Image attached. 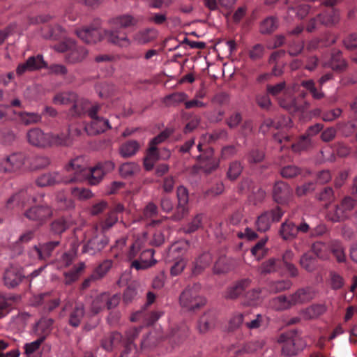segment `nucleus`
<instances>
[{
  "label": "nucleus",
  "mask_w": 357,
  "mask_h": 357,
  "mask_svg": "<svg viewBox=\"0 0 357 357\" xmlns=\"http://www.w3.org/2000/svg\"><path fill=\"white\" fill-rule=\"evenodd\" d=\"M237 266V262L234 259L221 257L215 264L213 272L215 274H225Z\"/></svg>",
  "instance_id": "nucleus-16"
},
{
  "label": "nucleus",
  "mask_w": 357,
  "mask_h": 357,
  "mask_svg": "<svg viewBox=\"0 0 357 357\" xmlns=\"http://www.w3.org/2000/svg\"><path fill=\"white\" fill-rule=\"evenodd\" d=\"M213 258L211 254L204 253L199 256L194 262L192 268V274L199 275L212 263Z\"/></svg>",
  "instance_id": "nucleus-22"
},
{
  "label": "nucleus",
  "mask_w": 357,
  "mask_h": 357,
  "mask_svg": "<svg viewBox=\"0 0 357 357\" xmlns=\"http://www.w3.org/2000/svg\"><path fill=\"white\" fill-rule=\"evenodd\" d=\"M201 163L202 167L206 173H211L213 171L215 170L219 167L220 165L219 160L213 157H208L207 160L201 161Z\"/></svg>",
  "instance_id": "nucleus-60"
},
{
  "label": "nucleus",
  "mask_w": 357,
  "mask_h": 357,
  "mask_svg": "<svg viewBox=\"0 0 357 357\" xmlns=\"http://www.w3.org/2000/svg\"><path fill=\"white\" fill-rule=\"evenodd\" d=\"M292 195V190L289 186L283 183L278 182L273 188V197L278 202H282L289 199Z\"/></svg>",
  "instance_id": "nucleus-21"
},
{
  "label": "nucleus",
  "mask_w": 357,
  "mask_h": 357,
  "mask_svg": "<svg viewBox=\"0 0 357 357\" xmlns=\"http://www.w3.org/2000/svg\"><path fill=\"white\" fill-rule=\"evenodd\" d=\"M85 268V264L80 262L73 267V268L68 272L64 273V282L66 284H70L78 280L80 274Z\"/></svg>",
  "instance_id": "nucleus-36"
},
{
  "label": "nucleus",
  "mask_w": 357,
  "mask_h": 357,
  "mask_svg": "<svg viewBox=\"0 0 357 357\" xmlns=\"http://www.w3.org/2000/svg\"><path fill=\"white\" fill-rule=\"evenodd\" d=\"M31 198L30 195L26 190H21L11 196L7 201L8 208L24 207Z\"/></svg>",
  "instance_id": "nucleus-20"
},
{
  "label": "nucleus",
  "mask_w": 357,
  "mask_h": 357,
  "mask_svg": "<svg viewBox=\"0 0 357 357\" xmlns=\"http://www.w3.org/2000/svg\"><path fill=\"white\" fill-rule=\"evenodd\" d=\"M142 328V327H133L126 332V340H123V342L125 349L121 357H126L128 351L135 348V346L132 344V341L139 336Z\"/></svg>",
  "instance_id": "nucleus-25"
},
{
  "label": "nucleus",
  "mask_w": 357,
  "mask_h": 357,
  "mask_svg": "<svg viewBox=\"0 0 357 357\" xmlns=\"http://www.w3.org/2000/svg\"><path fill=\"white\" fill-rule=\"evenodd\" d=\"M155 251L153 249H147L141 252L139 259L134 260L131 267L136 270H144L154 266L157 261L153 258Z\"/></svg>",
  "instance_id": "nucleus-11"
},
{
  "label": "nucleus",
  "mask_w": 357,
  "mask_h": 357,
  "mask_svg": "<svg viewBox=\"0 0 357 357\" xmlns=\"http://www.w3.org/2000/svg\"><path fill=\"white\" fill-rule=\"evenodd\" d=\"M21 123L28 126L37 123L42 119L41 115L36 112H20L16 114Z\"/></svg>",
  "instance_id": "nucleus-37"
},
{
  "label": "nucleus",
  "mask_w": 357,
  "mask_h": 357,
  "mask_svg": "<svg viewBox=\"0 0 357 357\" xmlns=\"http://www.w3.org/2000/svg\"><path fill=\"white\" fill-rule=\"evenodd\" d=\"M215 317L211 313L203 314L198 323V330L202 333H205L215 326Z\"/></svg>",
  "instance_id": "nucleus-32"
},
{
  "label": "nucleus",
  "mask_w": 357,
  "mask_h": 357,
  "mask_svg": "<svg viewBox=\"0 0 357 357\" xmlns=\"http://www.w3.org/2000/svg\"><path fill=\"white\" fill-rule=\"evenodd\" d=\"M328 284L333 290H338L344 285V280L339 273L331 271L329 274Z\"/></svg>",
  "instance_id": "nucleus-50"
},
{
  "label": "nucleus",
  "mask_w": 357,
  "mask_h": 357,
  "mask_svg": "<svg viewBox=\"0 0 357 357\" xmlns=\"http://www.w3.org/2000/svg\"><path fill=\"white\" fill-rule=\"evenodd\" d=\"M72 195L79 199H87L93 196L89 189L82 188H73L71 190Z\"/></svg>",
  "instance_id": "nucleus-62"
},
{
  "label": "nucleus",
  "mask_w": 357,
  "mask_h": 357,
  "mask_svg": "<svg viewBox=\"0 0 357 357\" xmlns=\"http://www.w3.org/2000/svg\"><path fill=\"white\" fill-rule=\"evenodd\" d=\"M312 251L319 258L322 260L329 259L330 245L321 241H317L312 245Z\"/></svg>",
  "instance_id": "nucleus-30"
},
{
  "label": "nucleus",
  "mask_w": 357,
  "mask_h": 357,
  "mask_svg": "<svg viewBox=\"0 0 357 357\" xmlns=\"http://www.w3.org/2000/svg\"><path fill=\"white\" fill-rule=\"evenodd\" d=\"M118 221V217L115 211L108 213L106 219L100 223V227L103 231L110 229Z\"/></svg>",
  "instance_id": "nucleus-61"
},
{
  "label": "nucleus",
  "mask_w": 357,
  "mask_h": 357,
  "mask_svg": "<svg viewBox=\"0 0 357 357\" xmlns=\"http://www.w3.org/2000/svg\"><path fill=\"white\" fill-rule=\"evenodd\" d=\"M104 175V170L100 165H97L94 167L88 168L85 179H87L90 184L96 185L102 179Z\"/></svg>",
  "instance_id": "nucleus-31"
},
{
  "label": "nucleus",
  "mask_w": 357,
  "mask_h": 357,
  "mask_svg": "<svg viewBox=\"0 0 357 357\" xmlns=\"http://www.w3.org/2000/svg\"><path fill=\"white\" fill-rule=\"evenodd\" d=\"M122 335L120 333L113 332L108 338L102 342V347L106 350H112L114 347H118L122 342Z\"/></svg>",
  "instance_id": "nucleus-42"
},
{
  "label": "nucleus",
  "mask_w": 357,
  "mask_h": 357,
  "mask_svg": "<svg viewBox=\"0 0 357 357\" xmlns=\"http://www.w3.org/2000/svg\"><path fill=\"white\" fill-rule=\"evenodd\" d=\"M172 133V131L169 129H165L161 132L150 141L149 149L151 150V151H157V146L165 142Z\"/></svg>",
  "instance_id": "nucleus-49"
},
{
  "label": "nucleus",
  "mask_w": 357,
  "mask_h": 357,
  "mask_svg": "<svg viewBox=\"0 0 357 357\" xmlns=\"http://www.w3.org/2000/svg\"><path fill=\"white\" fill-rule=\"evenodd\" d=\"M264 321V316L261 314H257L255 315L253 319L248 321H245V326H246L247 328L250 330L257 329L261 326Z\"/></svg>",
  "instance_id": "nucleus-64"
},
{
  "label": "nucleus",
  "mask_w": 357,
  "mask_h": 357,
  "mask_svg": "<svg viewBox=\"0 0 357 357\" xmlns=\"http://www.w3.org/2000/svg\"><path fill=\"white\" fill-rule=\"evenodd\" d=\"M312 144L311 138L308 136H303L296 144L291 146L295 151H301L307 149Z\"/></svg>",
  "instance_id": "nucleus-63"
},
{
  "label": "nucleus",
  "mask_w": 357,
  "mask_h": 357,
  "mask_svg": "<svg viewBox=\"0 0 357 357\" xmlns=\"http://www.w3.org/2000/svg\"><path fill=\"white\" fill-rule=\"evenodd\" d=\"M24 278L25 276L21 268L10 266L5 271L3 280L6 287L13 289L17 287Z\"/></svg>",
  "instance_id": "nucleus-7"
},
{
  "label": "nucleus",
  "mask_w": 357,
  "mask_h": 357,
  "mask_svg": "<svg viewBox=\"0 0 357 357\" xmlns=\"http://www.w3.org/2000/svg\"><path fill=\"white\" fill-rule=\"evenodd\" d=\"M113 261L111 259H105L96 268L91 275V280H96L102 278L111 269Z\"/></svg>",
  "instance_id": "nucleus-34"
},
{
  "label": "nucleus",
  "mask_w": 357,
  "mask_h": 357,
  "mask_svg": "<svg viewBox=\"0 0 357 357\" xmlns=\"http://www.w3.org/2000/svg\"><path fill=\"white\" fill-rule=\"evenodd\" d=\"M266 238H263L251 249L252 255L258 261L263 259L268 254V248L266 246Z\"/></svg>",
  "instance_id": "nucleus-39"
},
{
  "label": "nucleus",
  "mask_w": 357,
  "mask_h": 357,
  "mask_svg": "<svg viewBox=\"0 0 357 357\" xmlns=\"http://www.w3.org/2000/svg\"><path fill=\"white\" fill-rule=\"evenodd\" d=\"M77 98V93L71 91H64L57 93L52 99V102L56 105H69L72 102H75Z\"/></svg>",
  "instance_id": "nucleus-28"
},
{
  "label": "nucleus",
  "mask_w": 357,
  "mask_h": 357,
  "mask_svg": "<svg viewBox=\"0 0 357 357\" xmlns=\"http://www.w3.org/2000/svg\"><path fill=\"white\" fill-rule=\"evenodd\" d=\"M330 252L333 255L338 263L346 261L347 257L344 248L340 242L337 241H332L330 244Z\"/></svg>",
  "instance_id": "nucleus-38"
},
{
  "label": "nucleus",
  "mask_w": 357,
  "mask_h": 357,
  "mask_svg": "<svg viewBox=\"0 0 357 357\" xmlns=\"http://www.w3.org/2000/svg\"><path fill=\"white\" fill-rule=\"evenodd\" d=\"M181 306L188 311L197 310L206 304V299L200 296L195 287L186 288L179 298Z\"/></svg>",
  "instance_id": "nucleus-2"
},
{
  "label": "nucleus",
  "mask_w": 357,
  "mask_h": 357,
  "mask_svg": "<svg viewBox=\"0 0 357 357\" xmlns=\"http://www.w3.org/2000/svg\"><path fill=\"white\" fill-rule=\"evenodd\" d=\"M45 339V336L40 337L36 340L26 343L24 346V354L27 357H32L35 354L38 352L42 343Z\"/></svg>",
  "instance_id": "nucleus-45"
},
{
  "label": "nucleus",
  "mask_w": 357,
  "mask_h": 357,
  "mask_svg": "<svg viewBox=\"0 0 357 357\" xmlns=\"http://www.w3.org/2000/svg\"><path fill=\"white\" fill-rule=\"evenodd\" d=\"M107 243V241L98 239L94 237L89 240L88 243L84 246L83 252H88L91 255H94L100 252Z\"/></svg>",
  "instance_id": "nucleus-33"
},
{
  "label": "nucleus",
  "mask_w": 357,
  "mask_h": 357,
  "mask_svg": "<svg viewBox=\"0 0 357 357\" xmlns=\"http://www.w3.org/2000/svg\"><path fill=\"white\" fill-rule=\"evenodd\" d=\"M301 173L300 169L295 165H287L282 167L280 174L282 177L286 178H291Z\"/></svg>",
  "instance_id": "nucleus-59"
},
{
  "label": "nucleus",
  "mask_w": 357,
  "mask_h": 357,
  "mask_svg": "<svg viewBox=\"0 0 357 357\" xmlns=\"http://www.w3.org/2000/svg\"><path fill=\"white\" fill-rule=\"evenodd\" d=\"M250 284L251 280L248 278L238 280L227 289L225 296L228 299H236L246 293Z\"/></svg>",
  "instance_id": "nucleus-10"
},
{
  "label": "nucleus",
  "mask_w": 357,
  "mask_h": 357,
  "mask_svg": "<svg viewBox=\"0 0 357 357\" xmlns=\"http://www.w3.org/2000/svg\"><path fill=\"white\" fill-rule=\"evenodd\" d=\"M104 36L109 43L120 47H128L132 43L126 33H121L116 30H104Z\"/></svg>",
  "instance_id": "nucleus-12"
},
{
  "label": "nucleus",
  "mask_w": 357,
  "mask_h": 357,
  "mask_svg": "<svg viewBox=\"0 0 357 357\" xmlns=\"http://www.w3.org/2000/svg\"><path fill=\"white\" fill-rule=\"evenodd\" d=\"M319 22L326 26H331L337 24L340 20V15L336 11L323 13L317 15Z\"/></svg>",
  "instance_id": "nucleus-40"
},
{
  "label": "nucleus",
  "mask_w": 357,
  "mask_h": 357,
  "mask_svg": "<svg viewBox=\"0 0 357 357\" xmlns=\"http://www.w3.org/2000/svg\"><path fill=\"white\" fill-rule=\"evenodd\" d=\"M140 171L139 165L135 162H127L122 164L119 167V173L123 178H128L134 176Z\"/></svg>",
  "instance_id": "nucleus-35"
},
{
  "label": "nucleus",
  "mask_w": 357,
  "mask_h": 357,
  "mask_svg": "<svg viewBox=\"0 0 357 357\" xmlns=\"http://www.w3.org/2000/svg\"><path fill=\"white\" fill-rule=\"evenodd\" d=\"M105 293L97 296L92 301L90 310L93 314H97L105 307Z\"/></svg>",
  "instance_id": "nucleus-53"
},
{
  "label": "nucleus",
  "mask_w": 357,
  "mask_h": 357,
  "mask_svg": "<svg viewBox=\"0 0 357 357\" xmlns=\"http://www.w3.org/2000/svg\"><path fill=\"white\" fill-rule=\"evenodd\" d=\"M189 213L188 204H177L176 210L171 219L174 221H180L185 218Z\"/></svg>",
  "instance_id": "nucleus-54"
},
{
  "label": "nucleus",
  "mask_w": 357,
  "mask_h": 357,
  "mask_svg": "<svg viewBox=\"0 0 357 357\" xmlns=\"http://www.w3.org/2000/svg\"><path fill=\"white\" fill-rule=\"evenodd\" d=\"M108 119L104 118H98L91 121V123L86 127V130L90 135H96L110 129Z\"/></svg>",
  "instance_id": "nucleus-19"
},
{
  "label": "nucleus",
  "mask_w": 357,
  "mask_h": 357,
  "mask_svg": "<svg viewBox=\"0 0 357 357\" xmlns=\"http://www.w3.org/2000/svg\"><path fill=\"white\" fill-rule=\"evenodd\" d=\"M291 282L289 280H281L271 282L269 284V291L277 293L281 291L289 289L291 287Z\"/></svg>",
  "instance_id": "nucleus-55"
},
{
  "label": "nucleus",
  "mask_w": 357,
  "mask_h": 357,
  "mask_svg": "<svg viewBox=\"0 0 357 357\" xmlns=\"http://www.w3.org/2000/svg\"><path fill=\"white\" fill-rule=\"evenodd\" d=\"M61 181L59 175L56 172H50L40 175L36 179V183L38 186L45 187L54 185Z\"/></svg>",
  "instance_id": "nucleus-29"
},
{
  "label": "nucleus",
  "mask_w": 357,
  "mask_h": 357,
  "mask_svg": "<svg viewBox=\"0 0 357 357\" xmlns=\"http://www.w3.org/2000/svg\"><path fill=\"white\" fill-rule=\"evenodd\" d=\"M139 144L135 140L128 141L122 144L119 147V153L124 158H130L135 155L139 151Z\"/></svg>",
  "instance_id": "nucleus-26"
},
{
  "label": "nucleus",
  "mask_w": 357,
  "mask_h": 357,
  "mask_svg": "<svg viewBox=\"0 0 357 357\" xmlns=\"http://www.w3.org/2000/svg\"><path fill=\"white\" fill-rule=\"evenodd\" d=\"M279 233L284 240H293L297 236L296 225L292 222L285 221L281 225Z\"/></svg>",
  "instance_id": "nucleus-27"
},
{
  "label": "nucleus",
  "mask_w": 357,
  "mask_h": 357,
  "mask_svg": "<svg viewBox=\"0 0 357 357\" xmlns=\"http://www.w3.org/2000/svg\"><path fill=\"white\" fill-rule=\"evenodd\" d=\"M24 215L40 226L53 216V209L46 204L34 206L25 211Z\"/></svg>",
  "instance_id": "nucleus-5"
},
{
  "label": "nucleus",
  "mask_w": 357,
  "mask_h": 357,
  "mask_svg": "<svg viewBox=\"0 0 357 357\" xmlns=\"http://www.w3.org/2000/svg\"><path fill=\"white\" fill-rule=\"evenodd\" d=\"M348 215L341 207V205H336L334 208L330 210L327 214V218L332 222H337L347 218Z\"/></svg>",
  "instance_id": "nucleus-48"
},
{
  "label": "nucleus",
  "mask_w": 357,
  "mask_h": 357,
  "mask_svg": "<svg viewBox=\"0 0 357 357\" xmlns=\"http://www.w3.org/2000/svg\"><path fill=\"white\" fill-rule=\"evenodd\" d=\"M76 34L86 43H96L105 37L104 30L98 28L86 27L77 29Z\"/></svg>",
  "instance_id": "nucleus-8"
},
{
  "label": "nucleus",
  "mask_w": 357,
  "mask_h": 357,
  "mask_svg": "<svg viewBox=\"0 0 357 357\" xmlns=\"http://www.w3.org/2000/svg\"><path fill=\"white\" fill-rule=\"evenodd\" d=\"M68 228V222L63 218H57L50 224V231L54 235H61Z\"/></svg>",
  "instance_id": "nucleus-47"
},
{
  "label": "nucleus",
  "mask_w": 357,
  "mask_h": 357,
  "mask_svg": "<svg viewBox=\"0 0 357 357\" xmlns=\"http://www.w3.org/2000/svg\"><path fill=\"white\" fill-rule=\"evenodd\" d=\"M87 55L88 50L85 47L78 46L75 43V46L66 54V60L69 63H77L84 60Z\"/></svg>",
  "instance_id": "nucleus-18"
},
{
  "label": "nucleus",
  "mask_w": 357,
  "mask_h": 357,
  "mask_svg": "<svg viewBox=\"0 0 357 357\" xmlns=\"http://www.w3.org/2000/svg\"><path fill=\"white\" fill-rule=\"evenodd\" d=\"M243 167L238 162L234 161L230 163L227 171V177L230 180H236L241 174Z\"/></svg>",
  "instance_id": "nucleus-56"
},
{
  "label": "nucleus",
  "mask_w": 357,
  "mask_h": 357,
  "mask_svg": "<svg viewBox=\"0 0 357 357\" xmlns=\"http://www.w3.org/2000/svg\"><path fill=\"white\" fill-rule=\"evenodd\" d=\"M88 164L83 157H77L71 160L68 165L66 166V170L74 176L69 179L63 180L66 183L81 181L87 176Z\"/></svg>",
  "instance_id": "nucleus-4"
},
{
  "label": "nucleus",
  "mask_w": 357,
  "mask_h": 357,
  "mask_svg": "<svg viewBox=\"0 0 357 357\" xmlns=\"http://www.w3.org/2000/svg\"><path fill=\"white\" fill-rule=\"evenodd\" d=\"M157 36L158 31L155 29L148 28L136 32L132 36V40L138 45H144L154 40Z\"/></svg>",
  "instance_id": "nucleus-15"
},
{
  "label": "nucleus",
  "mask_w": 357,
  "mask_h": 357,
  "mask_svg": "<svg viewBox=\"0 0 357 357\" xmlns=\"http://www.w3.org/2000/svg\"><path fill=\"white\" fill-rule=\"evenodd\" d=\"M308 290L299 289L289 296H278L272 300L273 307L278 310H283L290 307L293 305L303 303L311 299Z\"/></svg>",
  "instance_id": "nucleus-1"
},
{
  "label": "nucleus",
  "mask_w": 357,
  "mask_h": 357,
  "mask_svg": "<svg viewBox=\"0 0 357 357\" xmlns=\"http://www.w3.org/2000/svg\"><path fill=\"white\" fill-rule=\"evenodd\" d=\"M158 158V151H151L149 149L148 155L144 160V169L147 171L151 170Z\"/></svg>",
  "instance_id": "nucleus-57"
},
{
  "label": "nucleus",
  "mask_w": 357,
  "mask_h": 357,
  "mask_svg": "<svg viewBox=\"0 0 357 357\" xmlns=\"http://www.w3.org/2000/svg\"><path fill=\"white\" fill-rule=\"evenodd\" d=\"M228 134L225 129H216L203 135V139L208 143H213L219 139H227Z\"/></svg>",
  "instance_id": "nucleus-44"
},
{
  "label": "nucleus",
  "mask_w": 357,
  "mask_h": 357,
  "mask_svg": "<svg viewBox=\"0 0 357 357\" xmlns=\"http://www.w3.org/2000/svg\"><path fill=\"white\" fill-rule=\"evenodd\" d=\"M84 314V305L82 303H75L73 310L69 313L68 324L74 328L78 327Z\"/></svg>",
  "instance_id": "nucleus-23"
},
{
  "label": "nucleus",
  "mask_w": 357,
  "mask_h": 357,
  "mask_svg": "<svg viewBox=\"0 0 357 357\" xmlns=\"http://www.w3.org/2000/svg\"><path fill=\"white\" fill-rule=\"evenodd\" d=\"M28 142L36 147H50V132L45 133L41 129L36 128L30 129L26 133Z\"/></svg>",
  "instance_id": "nucleus-6"
},
{
  "label": "nucleus",
  "mask_w": 357,
  "mask_h": 357,
  "mask_svg": "<svg viewBox=\"0 0 357 357\" xmlns=\"http://www.w3.org/2000/svg\"><path fill=\"white\" fill-rule=\"evenodd\" d=\"M300 264L308 272H311L315 268L314 259L307 253L303 255L301 257L300 259Z\"/></svg>",
  "instance_id": "nucleus-58"
},
{
  "label": "nucleus",
  "mask_w": 357,
  "mask_h": 357,
  "mask_svg": "<svg viewBox=\"0 0 357 357\" xmlns=\"http://www.w3.org/2000/svg\"><path fill=\"white\" fill-rule=\"evenodd\" d=\"M324 66H328L335 71L342 72L347 68L348 63L342 57V52L336 51L331 54L330 61L324 63Z\"/></svg>",
  "instance_id": "nucleus-17"
},
{
  "label": "nucleus",
  "mask_w": 357,
  "mask_h": 357,
  "mask_svg": "<svg viewBox=\"0 0 357 357\" xmlns=\"http://www.w3.org/2000/svg\"><path fill=\"white\" fill-rule=\"evenodd\" d=\"M139 19L128 14L121 15L110 20L109 23L114 29H126L137 26Z\"/></svg>",
  "instance_id": "nucleus-14"
},
{
  "label": "nucleus",
  "mask_w": 357,
  "mask_h": 357,
  "mask_svg": "<svg viewBox=\"0 0 357 357\" xmlns=\"http://www.w3.org/2000/svg\"><path fill=\"white\" fill-rule=\"evenodd\" d=\"M50 146H70L72 144L73 141L70 136L67 134H56L54 135L50 133Z\"/></svg>",
  "instance_id": "nucleus-41"
},
{
  "label": "nucleus",
  "mask_w": 357,
  "mask_h": 357,
  "mask_svg": "<svg viewBox=\"0 0 357 357\" xmlns=\"http://www.w3.org/2000/svg\"><path fill=\"white\" fill-rule=\"evenodd\" d=\"M24 164V156L21 153H13L1 162V166L4 172H12L19 170Z\"/></svg>",
  "instance_id": "nucleus-13"
},
{
  "label": "nucleus",
  "mask_w": 357,
  "mask_h": 357,
  "mask_svg": "<svg viewBox=\"0 0 357 357\" xmlns=\"http://www.w3.org/2000/svg\"><path fill=\"white\" fill-rule=\"evenodd\" d=\"M248 314V313H234L229 320L228 329L229 331H235L239 328L243 323L244 317Z\"/></svg>",
  "instance_id": "nucleus-51"
},
{
  "label": "nucleus",
  "mask_w": 357,
  "mask_h": 357,
  "mask_svg": "<svg viewBox=\"0 0 357 357\" xmlns=\"http://www.w3.org/2000/svg\"><path fill=\"white\" fill-rule=\"evenodd\" d=\"M277 342L282 344V352L287 356L296 355L305 347L303 340L296 335H281Z\"/></svg>",
  "instance_id": "nucleus-3"
},
{
  "label": "nucleus",
  "mask_w": 357,
  "mask_h": 357,
  "mask_svg": "<svg viewBox=\"0 0 357 357\" xmlns=\"http://www.w3.org/2000/svg\"><path fill=\"white\" fill-rule=\"evenodd\" d=\"M203 220L202 214H197L183 228V230L186 234H190L197 231L201 227Z\"/></svg>",
  "instance_id": "nucleus-52"
},
{
  "label": "nucleus",
  "mask_w": 357,
  "mask_h": 357,
  "mask_svg": "<svg viewBox=\"0 0 357 357\" xmlns=\"http://www.w3.org/2000/svg\"><path fill=\"white\" fill-rule=\"evenodd\" d=\"M280 105L288 110L290 112H296L303 111L305 108L309 107L310 104L305 102V106H302L297 102L294 96H293L290 91H285L282 97L278 99Z\"/></svg>",
  "instance_id": "nucleus-9"
},
{
  "label": "nucleus",
  "mask_w": 357,
  "mask_h": 357,
  "mask_svg": "<svg viewBox=\"0 0 357 357\" xmlns=\"http://www.w3.org/2000/svg\"><path fill=\"white\" fill-rule=\"evenodd\" d=\"M188 95L184 92H176L164 98V103L167 106L176 105L186 100Z\"/></svg>",
  "instance_id": "nucleus-43"
},
{
  "label": "nucleus",
  "mask_w": 357,
  "mask_h": 357,
  "mask_svg": "<svg viewBox=\"0 0 357 357\" xmlns=\"http://www.w3.org/2000/svg\"><path fill=\"white\" fill-rule=\"evenodd\" d=\"M26 62L29 66V70L31 71L47 68V63L43 60V56L40 54L29 57Z\"/></svg>",
  "instance_id": "nucleus-46"
},
{
  "label": "nucleus",
  "mask_w": 357,
  "mask_h": 357,
  "mask_svg": "<svg viewBox=\"0 0 357 357\" xmlns=\"http://www.w3.org/2000/svg\"><path fill=\"white\" fill-rule=\"evenodd\" d=\"M59 241H50L35 246L34 250L36 251L39 259H47L52 255L53 250L59 246Z\"/></svg>",
  "instance_id": "nucleus-24"
}]
</instances>
